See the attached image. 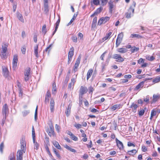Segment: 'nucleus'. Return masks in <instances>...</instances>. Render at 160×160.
<instances>
[{"instance_id": "20", "label": "nucleus", "mask_w": 160, "mask_h": 160, "mask_svg": "<svg viewBox=\"0 0 160 160\" xmlns=\"http://www.w3.org/2000/svg\"><path fill=\"white\" fill-rule=\"evenodd\" d=\"M117 51L120 53H124L126 52L128 50L125 48H120L117 49Z\"/></svg>"}, {"instance_id": "15", "label": "nucleus", "mask_w": 160, "mask_h": 160, "mask_svg": "<svg viewBox=\"0 0 160 160\" xmlns=\"http://www.w3.org/2000/svg\"><path fill=\"white\" fill-rule=\"evenodd\" d=\"M50 108L51 112H53L54 110L55 102L54 100L51 99L50 101Z\"/></svg>"}, {"instance_id": "10", "label": "nucleus", "mask_w": 160, "mask_h": 160, "mask_svg": "<svg viewBox=\"0 0 160 160\" xmlns=\"http://www.w3.org/2000/svg\"><path fill=\"white\" fill-rule=\"evenodd\" d=\"M21 150L25 152L26 151V144L24 139L22 138L21 141Z\"/></svg>"}, {"instance_id": "54", "label": "nucleus", "mask_w": 160, "mask_h": 160, "mask_svg": "<svg viewBox=\"0 0 160 160\" xmlns=\"http://www.w3.org/2000/svg\"><path fill=\"white\" fill-rule=\"evenodd\" d=\"M93 4L96 5H98L99 4V0H93Z\"/></svg>"}, {"instance_id": "48", "label": "nucleus", "mask_w": 160, "mask_h": 160, "mask_svg": "<svg viewBox=\"0 0 160 160\" xmlns=\"http://www.w3.org/2000/svg\"><path fill=\"white\" fill-rule=\"evenodd\" d=\"M45 148L47 152L48 153V154L50 156H52V155L49 149V148L48 145H46L45 146Z\"/></svg>"}, {"instance_id": "52", "label": "nucleus", "mask_w": 160, "mask_h": 160, "mask_svg": "<svg viewBox=\"0 0 160 160\" xmlns=\"http://www.w3.org/2000/svg\"><path fill=\"white\" fill-rule=\"evenodd\" d=\"M101 2V4L102 6H104L106 5L107 2L108 0H100Z\"/></svg>"}, {"instance_id": "7", "label": "nucleus", "mask_w": 160, "mask_h": 160, "mask_svg": "<svg viewBox=\"0 0 160 160\" xmlns=\"http://www.w3.org/2000/svg\"><path fill=\"white\" fill-rule=\"evenodd\" d=\"M148 80H149V79L145 78L144 80L140 82L136 86L134 89V90H138L141 88H142L144 86V83Z\"/></svg>"}, {"instance_id": "32", "label": "nucleus", "mask_w": 160, "mask_h": 160, "mask_svg": "<svg viewBox=\"0 0 160 160\" xmlns=\"http://www.w3.org/2000/svg\"><path fill=\"white\" fill-rule=\"evenodd\" d=\"M112 34V32H109L108 33H107L106 35V36L102 38V40L103 41H104L107 39Z\"/></svg>"}, {"instance_id": "56", "label": "nucleus", "mask_w": 160, "mask_h": 160, "mask_svg": "<svg viewBox=\"0 0 160 160\" xmlns=\"http://www.w3.org/2000/svg\"><path fill=\"white\" fill-rule=\"evenodd\" d=\"M142 151L145 152L147 150V148L144 145H142Z\"/></svg>"}, {"instance_id": "19", "label": "nucleus", "mask_w": 160, "mask_h": 160, "mask_svg": "<svg viewBox=\"0 0 160 160\" xmlns=\"http://www.w3.org/2000/svg\"><path fill=\"white\" fill-rule=\"evenodd\" d=\"M3 74V76L6 78L8 76V71L7 68H4L2 69Z\"/></svg>"}, {"instance_id": "60", "label": "nucleus", "mask_w": 160, "mask_h": 160, "mask_svg": "<svg viewBox=\"0 0 160 160\" xmlns=\"http://www.w3.org/2000/svg\"><path fill=\"white\" fill-rule=\"evenodd\" d=\"M102 8L100 7L97 9L96 12L97 13H99L102 10Z\"/></svg>"}, {"instance_id": "3", "label": "nucleus", "mask_w": 160, "mask_h": 160, "mask_svg": "<svg viewBox=\"0 0 160 160\" xmlns=\"http://www.w3.org/2000/svg\"><path fill=\"white\" fill-rule=\"evenodd\" d=\"M2 49L0 51V56L2 59H5L6 58V52L7 50V46L4 44V46H2Z\"/></svg>"}, {"instance_id": "17", "label": "nucleus", "mask_w": 160, "mask_h": 160, "mask_svg": "<svg viewBox=\"0 0 160 160\" xmlns=\"http://www.w3.org/2000/svg\"><path fill=\"white\" fill-rule=\"evenodd\" d=\"M74 48L72 47L70 48L68 54V58H72L74 54Z\"/></svg>"}, {"instance_id": "30", "label": "nucleus", "mask_w": 160, "mask_h": 160, "mask_svg": "<svg viewBox=\"0 0 160 160\" xmlns=\"http://www.w3.org/2000/svg\"><path fill=\"white\" fill-rule=\"evenodd\" d=\"M53 144L54 146L58 149H61V147L57 142L56 141L53 142Z\"/></svg>"}, {"instance_id": "38", "label": "nucleus", "mask_w": 160, "mask_h": 160, "mask_svg": "<svg viewBox=\"0 0 160 160\" xmlns=\"http://www.w3.org/2000/svg\"><path fill=\"white\" fill-rule=\"evenodd\" d=\"M131 36L132 38L136 37L138 38H142V37L141 35L136 34H132Z\"/></svg>"}, {"instance_id": "51", "label": "nucleus", "mask_w": 160, "mask_h": 160, "mask_svg": "<svg viewBox=\"0 0 160 160\" xmlns=\"http://www.w3.org/2000/svg\"><path fill=\"white\" fill-rule=\"evenodd\" d=\"M102 23H103V22L102 18H101L98 21V25H101Z\"/></svg>"}, {"instance_id": "11", "label": "nucleus", "mask_w": 160, "mask_h": 160, "mask_svg": "<svg viewBox=\"0 0 160 160\" xmlns=\"http://www.w3.org/2000/svg\"><path fill=\"white\" fill-rule=\"evenodd\" d=\"M122 105L121 104H115L110 108V109L112 111H115L116 109H119L122 107Z\"/></svg>"}, {"instance_id": "49", "label": "nucleus", "mask_w": 160, "mask_h": 160, "mask_svg": "<svg viewBox=\"0 0 160 160\" xmlns=\"http://www.w3.org/2000/svg\"><path fill=\"white\" fill-rule=\"evenodd\" d=\"M71 138L75 141H77L78 140V138L75 136L73 134L71 137Z\"/></svg>"}, {"instance_id": "34", "label": "nucleus", "mask_w": 160, "mask_h": 160, "mask_svg": "<svg viewBox=\"0 0 160 160\" xmlns=\"http://www.w3.org/2000/svg\"><path fill=\"white\" fill-rule=\"evenodd\" d=\"M146 59L149 61H152L155 59V58L153 56L148 55L146 56Z\"/></svg>"}, {"instance_id": "1", "label": "nucleus", "mask_w": 160, "mask_h": 160, "mask_svg": "<svg viewBox=\"0 0 160 160\" xmlns=\"http://www.w3.org/2000/svg\"><path fill=\"white\" fill-rule=\"evenodd\" d=\"M136 2H133L132 4V6H131L128 12L125 13V17L127 18H130L131 17L132 12V14L134 13V8L136 6Z\"/></svg>"}, {"instance_id": "47", "label": "nucleus", "mask_w": 160, "mask_h": 160, "mask_svg": "<svg viewBox=\"0 0 160 160\" xmlns=\"http://www.w3.org/2000/svg\"><path fill=\"white\" fill-rule=\"evenodd\" d=\"M145 111L143 109H142L138 112V114L140 116H142L144 113Z\"/></svg>"}, {"instance_id": "46", "label": "nucleus", "mask_w": 160, "mask_h": 160, "mask_svg": "<svg viewBox=\"0 0 160 160\" xmlns=\"http://www.w3.org/2000/svg\"><path fill=\"white\" fill-rule=\"evenodd\" d=\"M38 106H37L35 111V115H34V118L35 121H36L37 118V112H38Z\"/></svg>"}, {"instance_id": "29", "label": "nucleus", "mask_w": 160, "mask_h": 160, "mask_svg": "<svg viewBox=\"0 0 160 160\" xmlns=\"http://www.w3.org/2000/svg\"><path fill=\"white\" fill-rule=\"evenodd\" d=\"M106 62H107V63L102 62V71H103L105 70L106 66H107L108 64V61L107 60Z\"/></svg>"}, {"instance_id": "24", "label": "nucleus", "mask_w": 160, "mask_h": 160, "mask_svg": "<svg viewBox=\"0 0 160 160\" xmlns=\"http://www.w3.org/2000/svg\"><path fill=\"white\" fill-rule=\"evenodd\" d=\"M17 17L19 20L21 22H24V20L23 18V17L22 15L19 12H18L17 13Z\"/></svg>"}, {"instance_id": "62", "label": "nucleus", "mask_w": 160, "mask_h": 160, "mask_svg": "<svg viewBox=\"0 0 160 160\" xmlns=\"http://www.w3.org/2000/svg\"><path fill=\"white\" fill-rule=\"evenodd\" d=\"M72 39L73 42H77V38L76 36H73L72 38Z\"/></svg>"}, {"instance_id": "31", "label": "nucleus", "mask_w": 160, "mask_h": 160, "mask_svg": "<svg viewBox=\"0 0 160 160\" xmlns=\"http://www.w3.org/2000/svg\"><path fill=\"white\" fill-rule=\"evenodd\" d=\"M139 50V48H137L134 46L132 47L130 50L132 53H133L136 51H138Z\"/></svg>"}, {"instance_id": "16", "label": "nucleus", "mask_w": 160, "mask_h": 160, "mask_svg": "<svg viewBox=\"0 0 160 160\" xmlns=\"http://www.w3.org/2000/svg\"><path fill=\"white\" fill-rule=\"evenodd\" d=\"M71 107L72 105L69 104L68 106V108H66L65 113L67 117H68L70 114Z\"/></svg>"}, {"instance_id": "58", "label": "nucleus", "mask_w": 160, "mask_h": 160, "mask_svg": "<svg viewBox=\"0 0 160 160\" xmlns=\"http://www.w3.org/2000/svg\"><path fill=\"white\" fill-rule=\"evenodd\" d=\"M23 94V92L21 88L19 89V95L20 97H22Z\"/></svg>"}, {"instance_id": "55", "label": "nucleus", "mask_w": 160, "mask_h": 160, "mask_svg": "<svg viewBox=\"0 0 160 160\" xmlns=\"http://www.w3.org/2000/svg\"><path fill=\"white\" fill-rule=\"evenodd\" d=\"M9 159L10 160H16L15 157L12 154L9 157Z\"/></svg>"}, {"instance_id": "9", "label": "nucleus", "mask_w": 160, "mask_h": 160, "mask_svg": "<svg viewBox=\"0 0 160 160\" xmlns=\"http://www.w3.org/2000/svg\"><path fill=\"white\" fill-rule=\"evenodd\" d=\"M18 62V57L16 55L14 56L12 61L13 68L14 69L16 68Z\"/></svg>"}, {"instance_id": "6", "label": "nucleus", "mask_w": 160, "mask_h": 160, "mask_svg": "<svg viewBox=\"0 0 160 160\" xmlns=\"http://www.w3.org/2000/svg\"><path fill=\"white\" fill-rule=\"evenodd\" d=\"M8 112V108L7 104H5L3 107L2 112L3 117H6L7 114Z\"/></svg>"}, {"instance_id": "28", "label": "nucleus", "mask_w": 160, "mask_h": 160, "mask_svg": "<svg viewBox=\"0 0 160 160\" xmlns=\"http://www.w3.org/2000/svg\"><path fill=\"white\" fill-rule=\"evenodd\" d=\"M137 152V151L135 149H133L132 150L128 151V153L130 155H133L136 154Z\"/></svg>"}, {"instance_id": "12", "label": "nucleus", "mask_w": 160, "mask_h": 160, "mask_svg": "<svg viewBox=\"0 0 160 160\" xmlns=\"http://www.w3.org/2000/svg\"><path fill=\"white\" fill-rule=\"evenodd\" d=\"M116 142L117 146L120 150L122 149L123 148V145L122 143L118 140L117 138L116 139Z\"/></svg>"}, {"instance_id": "45", "label": "nucleus", "mask_w": 160, "mask_h": 160, "mask_svg": "<svg viewBox=\"0 0 160 160\" xmlns=\"http://www.w3.org/2000/svg\"><path fill=\"white\" fill-rule=\"evenodd\" d=\"M53 152L54 153L56 154V156L59 158H60V156L58 153L57 152V150L54 148L53 149Z\"/></svg>"}, {"instance_id": "13", "label": "nucleus", "mask_w": 160, "mask_h": 160, "mask_svg": "<svg viewBox=\"0 0 160 160\" xmlns=\"http://www.w3.org/2000/svg\"><path fill=\"white\" fill-rule=\"evenodd\" d=\"M138 107V105L133 102L132 103L130 108L132 109V111L133 112L135 113L136 112L137 109Z\"/></svg>"}, {"instance_id": "33", "label": "nucleus", "mask_w": 160, "mask_h": 160, "mask_svg": "<svg viewBox=\"0 0 160 160\" xmlns=\"http://www.w3.org/2000/svg\"><path fill=\"white\" fill-rule=\"evenodd\" d=\"M57 88L56 86L55 83H53L52 84V93L55 94Z\"/></svg>"}, {"instance_id": "50", "label": "nucleus", "mask_w": 160, "mask_h": 160, "mask_svg": "<svg viewBox=\"0 0 160 160\" xmlns=\"http://www.w3.org/2000/svg\"><path fill=\"white\" fill-rule=\"evenodd\" d=\"M55 29L54 31V32H53V33L52 34V36L55 33V32L57 31L58 29V27L59 25L56 24H55Z\"/></svg>"}, {"instance_id": "41", "label": "nucleus", "mask_w": 160, "mask_h": 160, "mask_svg": "<svg viewBox=\"0 0 160 160\" xmlns=\"http://www.w3.org/2000/svg\"><path fill=\"white\" fill-rule=\"evenodd\" d=\"M157 112V111L154 109L152 110L151 112V114L152 117H154L156 115Z\"/></svg>"}, {"instance_id": "39", "label": "nucleus", "mask_w": 160, "mask_h": 160, "mask_svg": "<svg viewBox=\"0 0 160 160\" xmlns=\"http://www.w3.org/2000/svg\"><path fill=\"white\" fill-rule=\"evenodd\" d=\"M48 3H44V11L46 12L48 11Z\"/></svg>"}, {"instance_id": "36", "label": "nucleus", "mask_w": 160, "mask_h": 160, "mask_svg": "<svg viewBox=\"0 0 160 160\" xmlns=\"http://www.w3.org/2000/svg\"><path fill=\"white\" fill-rule=\"evenodd\" d=\"M46 25H43L42 27V31L44 35L47 32V30L46 29Z\"/></svg>"}, {"instance_id": "4", "label": "nucleus", "mask_w": 160, "mask_h": 160, "mask_svg": "<svg viewBox=\"0 0 160 160\" xmlns=\"http://www.w3.org/2000/svg\"><path fill=\"white\" fill-rule=\"evenodd\" d=\"M123 36V33L121 32L118 34L116 41V47H118L120 44Z\"/></svg>"}, {"instance_id": "35", "label": "nucleus", "mask_w": 160, "mask_h": 160, "mask_svg": "<svg viewBox=\"0 0 160 160\" xmlns=\"http://www.w3.org/2000/svg\"><path fill=\"white\" fill-rule=\"evenodd\" d=\"M102 18L103 24L106 23L110 18L108 17H102Z\"/></svg>"}, {"instance_id": "18", "label": "nucleus", "mask_w": 160, "mask_h": 160, "mask_svg": "<svg viewBox=\"0 0 160 160\" xmlns=\"http://www.w3.org/2000/svg\"><path fill=\"white\" fill-rule=\"evenodd\" d=\"M50 131L48 133V135L49 136H51L52 135H53L54 134V127L52 125H51L49 126Z\"/></svg>"}, {"instance_id": "27", "label": "nucleus", "mask_w": 160, "mask_h": 160, "mask_svg": "<svg viewBox=\"0 0 160 160\" xmlns=\"http://www.w3.org/2000/svg\"><path fill=\"white\" fill-rule=\"evenodd\" d=\"M78 15V14H76L75 13L72 17V18L71 19L70 22L68 23V26H69L74 21V20L76 19V18L77 17V16Z\"/></svg>"}, {"instance_id": "25", "label": "nucleus", "mask_w": 160, "mask_h": 160, "mask_svg": "<svg viewBox=\"0 0 160 160\" xmlns=\"http://www.w3.org/2000/svg\"><path fill=\"white\" fill-rule=\"evenodd\" d=\"M38 45H36L34 47V52L36 57L37 58L38 57Z\"/></svg>"}, {"instance_id": "42", "label": "nucleus", "mask_w": 160, "mask_h": 160, "mask_svg": "<svg viewBox=\"0 0 160 160\" xmlns=\"http://www.w3.org/2000/svg\"><path fill=\"white\" fill-rule=\"evenodd\" d=\"M108 52L107 50L100 57V58L103 61L104 60V58L105 56V54Z\"/></svg>"}, {"instance_id": "8", "label": "nucleus", "mask_w": 160, "mask_h": 160, "mask_svg": "<svg viewBox=\"0 0 160 160\" xmlns=\"http://www.w3.org/2000/svg\"><path fill=\"white\" fill-rule=\"evenodd\" d=\"M23 152L22 150H18L17 152V160H22Z\"/></svg>"}, {"instance_id": "2", "label": "nucleus", "mask_w": 160, "mask_h": 160, "mask_svg": "<svg viewBox=\"0 0 160 160\" xmlns=\"http://www.w3.org/2000/svg\"><path fill=\"white\" fill-rule=\"evenodd\" d=\"M88 91L87 88L82 86L79 90V100L80 102H82V99L83 95L86 93Z\"/></svg>"}, {"instance_id": "40", "label": "nucleus", "mask_w": 160, "mask_h": 160, "mask_svg": "<svg viewBox=\"0 0 160 160\" xmlns=\"http://www.w3.org/2000/svg\"><path fill=\"white\" fill-rule=\"evenodd\" d=\"M32 136L33 140H34V139H35V134L34 129L33 127H32Z\"/></svg>"}, {"instance_id": "64", "label": "nucleus", "mask_w": 160, "mask_h": 160, "mask_svg": "<svg viewBox=\"0 0 160 160\" xmlns=\"http://www.w3.org/2000/svg\"><path fill=\"white\" fill-rule=\"evenodd\" d=\"M73 83H72V82L69 83L68 85V88H69L71 89L72 88H73L74 86Z\"/></svg>"}, {"instance_id": "53", "label": "nucleus", "mask_w": 160, "mask_h": 160, "mask_svg": "<svg viewBox=\"0 0 160 160\" xmlns=\"http://www.w3.org/2000/svg\"><path fill=\"white\" fill-rule=\"evenodd\" d=\"M4 147V144L3 143H2L0 145V152L1 153L3 152V149Z\"/></svg>"}, {"instance_id": "23", "label": "nucleus", "mask_w": 160, "mask_h": 160, "mask_svg": "<svg viewBox=\"0 0 160 160\" xmlns=\"http://www.w3.org/2000/svg\"><path fill=\"white\" fill-rule=\"evenodd\" d=\"M109 8V12L112 13V9L113 7V2L110 0L108 3Z\"/></svg>"}, {"instance_id": "59", "label": "nucleus", "mask_w": 160, "mask_h": 160, "mask_svg": "<svg viewBox=\"0 0 160 160\" xmlns=\"http://www.w3.org/2000/svg\"><path fill=\"white\" fill-rule=\"evenodd\" d=\"M74 126L75 127H76V128L78 129L81 128V125L80 124H77L76 123L74 125Z\"/></svg>"}, {"instance_id": "14", "label": "nucleus", "mask_w": 160, "mask_h": 160, "mask_svg": "<svg viewBox=\"0 0 160 160\" xmlns=\"http://www.w3.org/2000/svg\"><path fill=\"white\" fill-rule=\"evenodd\" d=\"M160 98V95L154 94L152 97V103H154L158 101Z\"/></svg>"}, {"instance_id": "61", "label": "nucleus", "mask_w": 160, "mask_h": 160, "mask_svg": "<svg viewBox=\"0 0 160 160\" xmlns=\"http://www.w3.org/2000/svg\"><path fill=\"white\" fill-rule=\"evenodd\" d=\"M55 128L56 131H57L58 132H59L60 129L59 126L57 124H56L55 126Z\"/></svg>"}, {"instance_id": "43", "label": "nucleus", "mask_w": 160, "mask_h": 160, "mask_svg": "<svg viewBox=\"0 0 160 160\" xmlns=\"http://www.w3.org/2000/svg\"><path fill=\"white\" fill-rule=\"evenodd\" d=\"M29 113V110H25L22 112V114L23 116H26Z\"/></svg>"}, {"instance_id": "26", "label": "nucleus", "mask_w": 160, "mask_h": 160, "mask_svg": "<svg viewBox=\"0 0 160 160\" xmlns=\"http://www.w3.org/2000/svg\"><path fill=\"white\" fill-rule=\"evenodd\" d=\"M33 141L34 143V149L38 150L39 147V144L37 142L35 141V139L33 140Z\"/></svg>"}, {"instance_id": "44", "label": "nucleus", "mask_w": 160, "mask_h": 160, "mask_svg": "<svg viewBox=\"0 0 160 160\" xmlns=\"http://www.w3.org/2000/svg\"><path fill=\"white\" fill-rule=\"evenodd\" d=\"M160 81V78L159 77H157L153 80V82L155 83L158 82Z\"/></svg>"}, {"instance_id": "37", "label": "nucleus", "mask_w": 160, "mask_h": 160, "mask_svg": "<svg viewBox=\"0 0 160 160\" xmlns=\"http://www.w3.org/2000/svg\"><path fill=\"white\" fill-rule=\"evenodd\" d=\"M30 68H28L25 72L24 75L27 76H29L30 74Z\"/></svg>"}, {"instance_id": "57", "label": "nucleus", "mask_w": 160, "mask_h": 160, "mask_svg": "<svg viewBox=\"0 0 160 160\" xmlns=\"http://www.w3.org/2000/svg\"><path fill=\"white\" fill-rule=\"evenodd\" d=\"M46 97H47L50 98L51 96V94L50 91L49 90H48L47 92V93L46 95Z\"/></svg>"}, {"instance_id": "5", "label": "nucleus", "mask_w": 160, "mask_h": 160, "mask_svg": "<svg viewBox=\"0 0 160 160\" xmlns=\"http://www.w3.org/2000/svg\"><path fill=\"white\" fill-rule=\"evenodd\" d=\"M113 58L116 59V61L118 62H122L124 59L119 54H115L113 55Z\"/></svg>"}, {"instance_id": "22", "label": "nucleus", "mask_w": 160, "mask_h": 160, "mask_svg": "<svg viewBox=\"0 0 160 160\" xmlns=\"http://www.w3.org/2000/svg\"><path fill=\"white\" fill-rule=\"evenodd\" d=\"M93 70L92 69H89L88 71L87 75V80L90 78L92 74Z\"/></svg>"}, {"instance_id": "21", "label": "nucleus", "mask_w": 160, "mask_h": 160, "mask_svg": "<svg viewBox=\"0 0 160 160\" xmlns=\"http://www.w3.org/2000/svg\"><path fill=\"white\" fill-rule=\"evenodd\" d=\"M97 22V17H95L92 21V24L91 27L92 28H94L96 27Z\"/></svg>"}, {"instance_id": "63", "label": "nucleus", "mask_w": 160, "mask_h": 160, "mask_svg": "<svg viewBox=\"0 0 160 160\" xmlns=\"http://www.w3.org/2000/svg\"><path fill=\"white\" fill-rule=\"evenodd\" d=\"M94 89L92 86H90L88 88L89 93H92Z\"/></svg>"}]
</instances>
